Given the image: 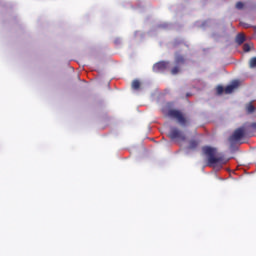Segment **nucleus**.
Masks as SVG:
<instances>
[{
	"label": "nucleus",
	"mask_w": 256,
	"mask_h": 256,
	"mask_svg": "<svg viewBox=\"0 0 256 256\" xmlns=\"http://www.w3.org/2000/svg\"><path fill=\"white\" fill-rule=\"evenodd\" d=\"M203 155H205L207 159L208 167H219L221 168L223 165V155L219 154L217 148H213L211 146L202 147Z\"/></svg>",
	"instance_id": "nucleus-1"
},
{
	"label": "nucleus",
	"mask_w": 256,
	"mask_h": 256,
	"mask_svg": "<svg viewBox=\"0 0 256 256\" xmlns=\"http://www.w3.org/2000/svg\"><path fill=\"white\" fill-rule=\"evenodd\" d=\"M256 132V122L251 124H244L243 126L237 128L233 134L230 136V143H239L244 139L245 135L253 137V134Z\"/></svg>",
	"instance_id": "nucleus-2"
},
{
	"label": "nucleus",
	"mask_w": 256,
	"mask_h": 256,
	"mask_svg": "<svg viewBox=\"0 0 256 256\" xmlns=\"http://www.w3.org/2000/svg\"><path fill=\"white\" fill-rule=\"evenodd\" d=\"M168 116H170L171 119H176L182 126H185L188 123L187 117H185V114H183L181 110L171 109L168 111Z\"/></svg>",
	"instance_id": "nucleus-3"
},
{
	"label": "nucleus",
	"mask_w": 256,
	"mask_h": 256,
	"mask_svg": "<svg viewBox=\"0 0 256 256\" xmlns=\"http://www.w3.org/2000/svg\"><path fill=\"white\" fill-rule=\"evenodd\" d=\"M168 137H170V139H180L181 141H185V135L176 127L170 129Z\"/></svg>",
	"instance_id": "nucleus-4"
},
{
	"label": "nucleus",
	"mask_w": 256,
	"mask_h": 256,
	"mask_svg": "<svg viewBox=\"0 0 256 256\" xmlns=\"http://www.w3.org/2000/svg\"><path fill=\"white\" fill-rule=\"evenodd\" d=\"M169 69V62L167 61H160L153 65V71L155 73H161Z\"/></svg>",
	"instance_id": "nucleus-5"
},
{
	"label": "nucleus",
	"mask_w": 256,
	"mask_h": 256,
	"mask_svg": "<svg viewBox=\"0 0 256 256\" xmlns=\"http://www.w3.org/2000/svg\"><path fill=\"white\" fill-rule=\"evenodd\" d=\"M237 87H239V82L234 81V82H232V84H230L224 88V93H226V95H229V94L233 93L235 91V89H237Z\"/></svg>",
	"instance_id": "nucleus-6"
},
{
	"label": "nucleus",
	"mask_w": 256,
	"mask_h": 256,
	"mask_svg": "<svg viewBox=\"0 0 256 256\" xmlns=\"http://www.w3.org/2000/svg\"><path fill=\"white\" fill-rule=\"evenodd\" d=\"M185 61H186V59H185V56H183V55H181V54H177L176 56H175V64L176 65H185Z\"/></svg>",
	"instance_id": "nucleus-7"
},
{
	"label": "nucleus",
	"mask_w": 256,
	"mask_h": 256,
	"mask_svg": "<svg viewBox=\"0 0 256 256\" xmlns=\"http://www.w3.org/2000/svg\"><path fill=\"white\" fill-rule=\"evenodd\" d=\"M131 87L134 91H139V89H141V81L138 79L134 80L131 84Z\"/></svg>",
	"instance_id": "nucleus-8"
},
{
	"label": "nucleus",
	"mask_w": 256,
	"mask_h": 256,
	"mask_svg": "<svg viewBox=\"0 0 256 256\" xmlns=\"http://www.w3.org/2000/svg\"><path fill=\"white\" fill-rule=\"evenodd\" d=\"M244 41H245V34H243V33L237 34V36H236V43L238 45H243Z\"/></svg>",
	"instance_id": "nucleus-9"
},
{
	"label": "nucleus",
	"mask_w": 256,
	"mask_h": 256,
	"mask_svg": "<svg viewBox=\"0 0 256 256\" xmlns=\"http://www.w3.org/2000/svg\"><path fill=\"white\" fill-rule=\"evenodd\" d=\"M199 142L197 140H191L189 143V149H197Z\"/></svg>",
	"instance_id": "nucleus-10"
},
{
	"label": "nucleus",
	"mask_w": 256,
	"mask_h": 256,
	"mask_svg": "<svg viewBox=\"0 0 256 256\" xmlns=\"http://www.w3.org/2000/svg\"><path fill=\"white\" fill-rule=\"evenodd\" d=\"M252 47H253V44L245 43V44L243 45V51H244V53H249V51H251Z\"/></svg>",
	"instance_id": "nucleus-11"
},
{
	"label": "nucleus",
	"mask_w": 256,
	"mask_h": 256,
	"mask_svg": "<svg viewBox=\"0 0 256 256\" xmlns=\"http://www.w3.org/2000/svg\"><path fill=\"white\" fill-rule=\"evenodd\" d=\"M181 71V67L179 65H176L171 69V74L172 75H177Z\"/></svg>",
	"instance_id": "nucleus-12"
},
{
	"label": "nucleus",
	"mask_w": 256,
	"mask_h": 256,
	"mask_svg": "<svg viewBox=\"0 0 256 256\" xmlns=\"http://www.w3.org/2000/svg\"><path fill=\"white\" fill-rule=\"evenodd\" d=\"M249 68H250V69H256V57H253V58L249 61Z\"/></svg>",
	"instance_id": "nucleus-13"
},
{
	"label": "nucleus",
	"mask_w": 256,
	"mask_h": 256,
	"mask_svg": "<svg viewBox=\"0 0 256 256\" xmlns=\"http://www.w3.org/2000/svg\"><path fill=\"white\" fill-rule=\"evenodd\" d=\"M246 111L247 113H253V111H255V106L251 103H249L246 107Z\"/></svg>",
	"instance_id": "nucleus-14"
},
{
	"label": "nucleus",
	"mask_w": 256,
	"mask_h": 256,
	"mask_svg": "<svg viewBox=\"0 0 256 256\" xmlns=\"http://www.w3.org/2000/svg\"><path fill=\"white\" fill-rule=\"evenodd\" d=\"M236 9H238L239 11L245 9V4L243 2H237Z\"/></svg>",
	"instance_id": "nucleus-15"
},
{
	"label": "nucleus",
	"mask_w": 256,
	"mask_h": 256,
	"mask_svg": "<svg viewBox=\"0 0 256 256\" xmlns=\"http://www.w3.org/2000/svg\"><path fill=\"white\" fill-rule=\"evenodd\" d=\"M216 91L218 95H223V93H225V88H223V86H218Z\"/></svg>",
	"instance_id": "nucleus-16"
},
{
	"label": "nucleus",
	"mask_w": 256,
	"mask_h": 256,
	"mask_svg": "<svg viewBox=\"0 0 256 256\" xmlns=\"http://www.w3.org/2000/svg\"><path fill=\"white\" fill-rule=\"evenodd\" d=\"M245 29H249V24H244Z\"/></svg>",
	"instance_id": "nucleus-17"
}]
</instances>
